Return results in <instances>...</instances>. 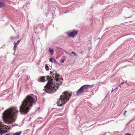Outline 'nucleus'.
I'll use <instances>...</instances> for the list:
<instances>
[{
	"label": "nucleus",
	"mask_w": 135,
	"mask_h": 135,
	"mask_svg": "<svg viewBox=\"0 0 135 135\" xmlns=\"http://www.w3.org/2000/svg\"><path fill=\"white\" fill-rule=\"evenodd\" d=\"M50 75L53 74L52 77L55 78V83L57 84L55 85L53 83L52 80L50 79L49 80L46 85L45 86V91L49 93H52L56 90V89L59 88V86L62 83V80L61 76L56 74V72L53 70L52 71H50Z\"/></svg>",
	"instance_id": "obj_1"
},
{
	"label": "nucleus",
	"mask_w": 135,
	"mask_h": 135,
	"mask_svg": "<svg viewBox=\"0 0 135 135\" xmlns=\"http://www.w3.org/2000/svg\"><path fill=\"white\" fill-rule=\"evenodd\" d=\"M37 97L33 94L28 95L22 102L20 107V112L22 114H26L36 103Z\"/></svg>",
	"instance_id": "obj_2"
},
{
	"label": "nucleus",
	"mask_w": 135,
	"mask_h": 135,
	"mask_svg": "<svg viewBox=\"0 0 135 135\" xmlns=\"http://www.w3.org/2000/svg\"><path fill=\"white\" fill-rule=\"evenodd\" d=\"M18 111L17 107H12L5 110L2 114L3 121L9 124L15 121Z\"/></svg>",
	"instance_id": "obj_3"
},
{
	"label": "nucleus",
	"mask_w": 135,
	"mask_h": 135,
	"mask_svg": "<svg viewBox=\"0 0 135 135\" xmlns=\"http://www.w3.org/2000/svg\"><path fill=\"white\" fill-rule=\"evenodd\" d=\"M72 93L70 92L65 91L63 92L60 96L59 100L57 105L59 106H61L65 104L71 99Z\"/></svg>",
	"instance_id": "obj_4"
},
{
	"label": "nucleus",
	"mask_w": 135,
	"mask_h": 135,
	"mask_svg": "<svg viewBox=\"0 0 135 135\" xmlns=\"http://www.w3.org/2000/svg\"><path fill=\"white\" fill-rule=\"evenodd\" d=\"M91 86V85H84L81 86L76 92L77 95L82 94L84 92H86L88 88Z\"/></svg>",
	"instance_id": "obj_5"
},
{
	"label": "nucleus",
	"mask_w": 135,
	"mask_h": 135,
	"mask_svg": "<svg viewBox=\"0 0 135 135\" xmlns=\"http://www.w3.org/2000/svg\"><path fill=\"white\" fill-rule=\"evenodd\" d=\"M78 32L76 31L71 32L68 34V36L69 37L74 38L77 35Z\"/></svg>",
	"instance_id": "obj_6"
},
{
	"label": "nucleus",
	"mask_w": 135,
	"mask_h": 135,
	"mask_svg": "<svg viewBox=\"0 0 135 135\" xmlns=\"http://www.w3.org/2000/svg\"><path fill=\"white\" fill-rule=\"evenodd\" d=\"M19 36L18 35L16 37L12 36L10 37V39L15 41V42L19 39Z\"/></svg>",
	"instance_id": "obj_7"
},
{
	"label": "nucleus",
	"mask_w": 135,
	"mask_h": 135,
	"mask_svg": "<svg viewBox=\"0 0 135 135\" xmlns=\"http://www.w3.org/2000/svg\"><path fill=\"white\" fill-rule=\"evenodd\" d=\"M38 81L41 82H44L45 81V76L42 77V78H40L38 79Z\"/></svg>",
	"instance_id": "obj_8"
},
{
	"label": "nucleus",
	"mask_w": 135,
	"mask_h": 135,
	"mask_svg": "<svg viewBox=\"0 0 135 135\" xmlns=\"http://www.w3.org/2000/svg\"><path fill=\"white\" fill-rule=\"evenodd\" d=\"M49 60L50 61L52 62H53L55 64L57 63L56 60L53 58H50Z\"/></svg>",
	"instance_id": "obj_9"
},
{
	"label": "nucleus",
	"mask_w": 135,
	"mask_h": 135,
	"mask_svg": "<svg viewBox=\"0 0 135 135\" xmlns=\"http://www.w3.org/2000/svg\"><path fill=\"white\" fill-rule=\"evenodd\" d=\"M13 44H14L13 50L15 51L17 49V44L16 43V42L14 41Z\"/></svg>",
	"instance_id": "obj_10"
},
{
	"label": "nucleus",
	"mask_w": 135,
	"mask_h": 135,
	"mask_svg": "<svg viewBox=\"0 0 135 135\" xmlns=\"http://www.w3.org/2000/svg\"><path fill=\"white\" fill-rule=\"evenodd\" d=\"M49 52L52 55L54 52V50L53 49L50 48L49 49Z\"/></svg>",
	"instance_id": "obj_11"
},
{
	"label": "nucleus",
	"mask_w": 135,
	"mask_h": 135,
	"mask_svg": "<svg viewBox=\"0 0 135 135\" xmlns=\"http://www.w3.org/2000/svg\"><path fill=\"white\" fill-rule=\"evenodd\" d=\"M5 6V4L3 2H0V8L4 7Z\"/></svg>",
	"instance_id": "obj_12"
},
{
	"label": "nucleus",
	"mask_w": 135,
	"mask_h": 135,
	"mask_svg": "<svg viewBox=\"0 0 135 135\" xmlns=\"http://www.w3.org/2000/svg\"><path fill=\"white\" fill-rule=\"evenodd\" d=\"M5 133V131L3 130L0 129V134H3Z\"/></svg>",
	"instance_id": "obj_13"
},
{
	"label": "nucleus",
	"mask_w": 135,
	"mask_h": 135,
	"mask_svg": "<svg viewBox=\"0 0 135 135\" xmlns=\"http://www.w3.org/2000/svg\"><path fill=\"white\" fill-rule=\"evenodd\" d=\"M21 131H20L18 132H16L13 135H20L21 133Z\"/></svg>",
	"instance_id": "obj_14"
},
{
	"label": "nucleus",
	"mask_w": 135,
	"mask_h": 135,
	"mask_svg": "<svg viewBox=\"0 0 135 135\" xmlns=\"http://www.w3.org/2000/svg\"><path fill=\"white\" fill-rule=\"evenodd\" d=\"M45 69L46 70H49V67L47 64H46L45 66Z\"/></svg>",
	"instance_id": "obj_15"
},
{
	"label": "nucleus",
	"mask_w": 135,
	"mask_h": 135,
	"mask_svg": "<svg viewBox=\"0 0 135 135\" xmlns=\"http://www.w3.org/2000/svg\"><path fill=\"white\" fill-rule=\"evenodd\" d=\"M21 41V40H18L17 42H16V43L17 44V45L18 44H19V43Z\"/></svg>",
	"instance_id": "obj_16"
},
{
	"label": "nucleus",
	"mask_w": 135,
	"mask_h": 135,
	"mask_svg": "<svg viewBox=\"0 0 135 135\" xmlns=\"http://www.w3.org/2000/svg\"><path fill=\"white\" fill-rule=\"evenodd\" d=\"M71 54H74V56H77L76 54L74 52H71Z\"/></svg>",
	"instance_id": "obj_17"
},
{
	"label": "nucleus",
	"mask_w": 135,
	"mask_h": 135,
	"mask_svg": "<svg viewBox=\"0 0 135 135\" xmlns=\"http://www.w3.org/2000/svg\"><path fill=\"white\" fill-rule=\"evenodd\" d=\"M118 87H116L115 89H112V90H111V93H112L113 92L114 90H115V89H117V88H118Z\"/></svg>",
	"instance_id": "obj_18"
},
{
	"label": "nucleus",
	"mask_w": 135,
	"mask_h": 135,
	"mask_svg": "<svg viewBox=\"0 0 135 135\" xmlns=\"http://www.w3.org/2000/svg\"><path fill=\"white\" fill-rule=\"evenodd\" d=\"M64 59H62V60H61V62L62 63L63 62H64Z\"/></svg>",
	"instance_id": "obj_19"
},
{
	"label": "nucleus",
	"mask_w": 135,
	"mask_h": 135,
	"mask_svg": "<svg viewBox=\"0 0 135 135\" xmlns=\"http://www.w3.org/2000/svg\"><path fill=\"white\" fill-rule=\"evenodd\" d=\"M127 112V111H126H126H125V112H124V115H125V114H126V113Z\"/></svg>",
	"instance_id": "obj_20"
},
{
	"label": "nucleus",
	"mask_w": 135,
	"mask_h": 135,
	"mask_svg": "<svg viewBox=\"0 0 135 135\" xmlns=\"http://www.w3.org/2000/svg\"><path fill=\"white\" fill-rule=\"evenodd\" d=\"M124 83L123 82H122L120 84V85H121L124 84Z\"/></svg>",
	"instance_id": "obj_21"
},
{
	"label": "nucleus",
	"mask_w": 135,
	"mask_h": 135,
	"mask_svg": "<svg viewBox=\"0 0 135 135\" xmlns=\"http://www.w3.org/2000/svg\"><path fill=\"white\" fill-rule=\"evenodd\" d=\"M121 85H120V84H119V85H118V86H119L120 87Z\"/></svg>",
	"instance_id": "obj_22"
},
{
	"label": "nucleus",
	"mask_w": 135,
	"mask_h": 135,
	"mask_svg": "<svg viewBox=\"0 0 135 135\" xmlns=\"http://www.w3.org/2000/svg\"><path fill=\"white\" fill-rule=\"evenodd\" d=\"M5 135H10V134H7Z\"/></svg>",
	"instance_id": "obj_23"
},
{
	"label": "nucleus",
	"mask_w": 135,
	"mask_h": 135,
	"mask_svg": "<svg viewBox=\"0 0 135 135\" xmlns=\"http://www.w3.org/2000/svg\"><path fill=\"white\" fill-rule=\"evenodd\" d=\"M49 76H47V79H48V78H49Z\"/></svg>",
	"instance_id": "obj_24"
},
{
	"label": "nucleus",
	"mask_w": 135,
	"mask_h": 135,
	"mask_svg": "<svg viewBox=\"0 0 135 135\" xmlns=\"http://www.w3.org/2000/svg\"><path fill=\"white\" fill-rule=\"evenodd\" d=\"M91 125V126H92V125Z\"/></svg>",
	"instance_id": "obj_25"
},
{
	"label": "nucleus",
	"mask_w": 135,
	"mask_h": 135,
	"mask_svg": "<svg viewBox=\"0 0 135 135\" xmlns=\"http://www.w3.org/2000/svg\"><path fill=\"white\" fill-rule=\"evenodd\" d=\"M107 96V95H106V96L105 97H105Z\"/></svg>",
	"instance_id": "obj_26"
}]
</instances>
